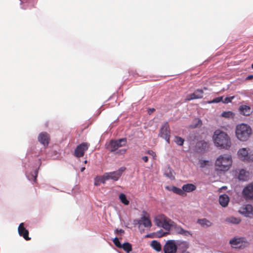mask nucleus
<instances>
[{
	"mask_svg": "<svg viewBox=\"0 0 253 253\" xmlns=\"http://www.w3.org/2000/svg\"><path fill=\"white\" fill-rule=\"evenodd\" d=\"M239 158L244 162H253V152L249 148H243L238 152Z\"/></svg>",
	"mask_w": 253,
	"mask_h": 253,
	"instance_id": "423d86ee",
	"label": "nucleus"
},
{
	"mask_svg": "<svg viewBox=\"0 0 253 253\" xmlns=\"http://www.w3.org/2000/svg\"><path fill=\"white\" fill-rule=\"evenodd\" d=\"M18 230L20 236H22L26 240L28 241L31 239V238L29 237V231L24 227L23 223L19 224Z\"/></svg>",
	"mask_w": 253,
	"mask_h": 253,
	"instance_id": "2eb2a0df",
	"label": "nucleus"
},
{
	"mask_svg": "<svg viewBox=\"0 0 253 253\" xmlns=\"http://www.w3.org/2000/svg\"><path fill=\"white\" fill-rule=\"evenodd\" d=\"M143 213H145V214H147V212H146V211H143Z\"/></svg>",
	"mask_w": 253,
	"mask_h": 253,
	"instance_id": "8fccbe9b",
	"label": "nucleus"
},
{
	"mask_svg": "<svg viewBox=\"0 0 253 253\" xmlns=\"http://www.w3.org/2000/svg\"><path fill=\"white\" fill-rule=\"evenodd\" d=\"M229 198L226 194L220 195L219 198V202L223 207H226L229 203Z\"/></svg>",
	"mask_w": 253,
	"mask_h": 253,
	"instance_id": "6ab92c4d",
	"label": "nucleus"
},
{
	"mask_svg": "<svg viewBox=\"0 0 253 253\" xmlns=\"http://www.w3.org/2000/svg\"><path fill=\"white\" fill-rule=\"evenodd\" d=\"M197 223L201 225L202 227H210L212 225V223L210 220L206 218H203L198 219Z\"/></svg>",
	"mask_w": 253,
	"mask_h": 253,
	"instance_id": "412c9836",
	"label": "nucleus"
},
{
	"mask_svg": "<svg viewBox=\"0 0 253 253\" xmlns=\"http://www.w3.org/2000/svg\"><path fill=\"white\" fill-rule=\"evenodd\" d=\"M142 160L145 163H147L148 161V158L147 156H143L142 157Z\"/></svg>",
	"mask_w": 253,
	"mask_h": 253,
	"instance_id": "79ce46f5",
	"label": "nucleus"
},
{
	"mask_svg": "<svg viewBox=\"0 0 253 253\" xmlns=\"http://www.w3.org/2000/svg\"><path fill=\"white\" fill-rule=\"evenodd\" d=\"M239 212L246 217H251L253 214V207L251 205H246L240 209Z\"/></svg>",
	"mask_w": 253,
	"mask_h": 253,
	"instance_id": "4468645a",
	"label": "nucleus"
},
{
	"mask_svg": "<svg viewBox=\"0 0 253 253\" xmlns=\"http://www.w3.org/2000/svg\"><path fill=\"white\" fill-rule=\"evenodd\" d=\"M239 110L241 114L246 116H249L252 113L250 107L246 105L240 106Z\"/></svg>",
	"mask_w": 253,
	"mask_h": 253,
	"instance_id": "a211bd4d",
	"label": "nucleus"
},
{
	"mask_svg": "<svg viewBox=\"0 0 253 253\" xmlns=\"http://www.w3.org/2000/svg\"><path fill=\"white\" fill-rule=\"evenodd\" d=\"M89 146V144L86 142H83L78 145L75 150V156L78 158L83 157L85 151L88 149Z\"/></svg>",
	"mask_w": 253,
	"mask_h": 253,
	"instance_id": "9b49d317",
	"label": "nucleus"
},
{
	"mask_svg": "<svg viewBox=\"0 0 253 253\" xmlns=\"http://www.w3.org/2000/svg\"><path fill=\"white\" fill-rule=\"evenodd\" d=\"M38 140L44 146H47L50 140V137L47 132L41 133L38 137Z\"/></svg>",
	"mask_w": 253,
	"mask_h": 253,
	"instance_id": "dca6fc26",
	"label": "nucleus"
},
{
	"mask_svg": "<svg viewBox=\"0 0 253 253\" xmlns=\"http://www.w3.org/2000/svg\"><path fill=\"white\" fill-rule=\"evenodd\" d=\"M196 188V187L195 185L193 184H184L182 186V189L184 191L187 192H190L194 191Z\"/></svg>",
	"mask_w": 253,
	"mask_h": 253,
	"instance_id": "5701e85b",
	"label": "nucleus"
},
{
	"mask_svg": "<svg viewBox=\"0 0 253 253\" xmlns=\"http://www.w3.org/2000/svg\"><path fill=\"white\" fill-rule=\"evenodd\" d=\"M85 169V167H82L81 169V171L83 172L84 170Z\"/></svg>",
	"mask_w": 253,
	"mask_h": 253,
	"instance_id": "49530a36",
	"label": "nucleus"
},
{
	"mask_svg": "<svg viewBox=\"0 0 253 253\" xmlns=\"http://www.w3.org/2000/svg\"><path fill=\"white\" fill-rule=\"evenodd\" d=\"M204 89H205V90H206V89H207V88H206V87H204Z\"/></svg>",
	"mask_w": 253,
	"mask_h": 253,
	"instance_id": "603ef678",
	"label": "nucleus"
},
{
	"mask_svg": "<svg viewBox=\"0 0 253 253\" xmlns=\"http://www.w3.org/2000/svg\"><path fill=\"white\" fill-rule=\"evenodd\" d=\"M138 223L142 224L145 227H151L152 226V223L149 218V215L147 216L145 215L142 216L138 221Z\"/></svg>",
	"mask_w": 253,
	"mask_h": 253,
	"instance_id": "f3484780",
	"label": "nucleus"
},
{
	"mask_svg": "<svg viewBox=\"0 0 253 253\" xmlns=\"http://www.w3.org/2000/svg\"><path fill=\"white\" fill-rule=\"evenodd\" d=\"M212 138L215 145L221 149L228 150L231 146L232 142L229 136L223 131L216 130Z\"/></svg>",
	"mask_w": 253,
	"mask_h": 253,
	"instance_id": "f257e3e1",
	"label": "nucleus"
},
{
	"mask_svg": "<svg viewBox=\"0 0 253 253\" xmlns=\"http://www.w3.org/2000/svg\"><path fill=\"white\" fill-rule=\"evenodd\" d=\"M242 194L246 200H253V182L248 184L245 186Z\"/></svg>",
	"mask_w": 253,
	"mask_h": 253,
	"instance_id": "9d476101",
	"label": "nucleus"
},
{
	"mask_svg": "<svg viewBox=\"0 0 253 253\" xmlns=\"http://www.w3.org/2000/svg\"><path fill=\"white\" fill-rule=\"evenodd\" d=\"M117 233L122 234L124 233V231L123 229H117L116 231Z\"/></svg>",
	"mask_w": 253,
	"mask_h": 253,
	"instance_id": "37998d69",
	"label": "nucleus"
},
{
	"mask_svg": "<svg viewBox=\"0 0 253 253\" xmlns=\"http://www.w3.org/2000/svg\"><path fill=\"white\" fill-rule=\"evenodd\" d=\"M168 234V232H165L163 231V230H160L156 233V235L158 237L160 238L166 236Z\"/></svg>",
	"mask_w": 253,
	"mask_h": 253,
	"instance_id": "f704fd0d",
	"label": "nucleus"
},
{
	"mask_svg": "<svg viewBox=\"0 0 253 253\" xmlns=\"http://www.w3.org/2000/svg\"><path fill=\"white\" fill-rule=\"evenodd\" d=\"M87 163V160H85V161H84V164H86Z\"/></svg>",
	"mask_w": 253,
	"mask_h": 253,
	"instance_id": "09e8293b",
	"label": "nucleus"
},
{
	"mask_svg": "<svg viewBox=\"0 0 253 253\" xmlns=\"http://www.w3.org/2000/svg\"><path fill=\"white\" fill-rule=\"evenodd\" d=\"M252 130L251 126L244 123L236 126L235 129L236 136L241 141H247L251 136Z\"/></svg>",
	"mask_w": 253,
	"mask_h": 253,
	"instance_id": "7ed1b4c3",
	"label": "nucleus"
},
{
	"mask_svg": "<svg viewBox=\"0 0 253 253\" xmlns=\"http://www.w3.org/2000/svg\"><path fill=\"white\" fill-rule=\"evenodd\" d=\"M37 175H38V171L37 170H35V175H34V180H36Z\"/></svg>",
	"mask_w": 253,
	"mask_h": 253,
	"instance_id": "a18cd8bd",
	"label": "nucleus"
},
{
	"mask_svg": "<svg viewBox=\"0 0 253 253\" xmlns=\"http://www.w3.org/2000/svg\"><path fill=\"white\" fill-rule=\"evenodd\" d=\"M178 245L179 248L182 250L181 253H182L183 252H186V250L188 249L189 247L188 243L186 241L180 242Z\"/></svg>",
	"mask_w": 253,
	"mask_h": 253,
	"instance_id": "bb28decb",
	"label": "nucleus"
},
{
	"mask_svg": "<svg viewBox=\"0 0 253 253\" xmlns=\"http://www.w3.org/2000/svg\"><path fill=\"white\" fill-rule=\"evenodd\" d=\"M125 167H121L118 170L110 172H106L104 173L107 180L112 179L114 181H117L121 176L123 172L126 170Z\"/></svg>",
	"mask_w": 253,
	"mask_h": 253,
	"instance_id": "0eeeda50",
	"label": "nucleus"
},
{
	"mask_svg": "<svg viewBox=\"0 0 253 253\" xmlns=\"http://www.w3.org/2000/svg\"><path fill=\"white\" fill-rule=\"evenodd\" d=\"M159 135L169 143L170 129L168 123H165L161 127Z\"/></svg>",
	"mask_w": 253,
	"mask_h": 253,
	"instance_id": "6e6552de",
	"label": "nucleus"
},
{
	"mask_svg": "<svg viewBox=\"0 0 253 253\" xmlns=\"http://www.w3.org/2000/svg\"><path fill=\"white\" fill-rule=\"evenodd\" d=\"M113 242L117 247L120 249H123L127 253H129L132 251L131 245L128 242H126L122 244L117 237L115 238Z\"/></svg>",
	"mask_w": 253,
	"mask_h": 253,
	"instance_id": "f8f14e48",
	"label": "nucleus"
},
{
	"mask_svg": "<svg viewBox=\"0 0 253 253\" xmlns=\"http://www.w3.org/2000/svg\"><path fill=\"white\" fill-rule=\"evenodd\" d=\"M146 153L150 155H151L154 158L156 157V153L152 150H149Z\"/></svg>",
	"mask_w": 253,
	"mask_h": 253,
	"instance_id": "4c0bfd02",
	"label": "nucleus"
},
{
	"mask_svg": "<svg viewBox=\"0 0 253 253\" xmlns=\"http://www.w3.org/2000/svg\"><path fill=\"white\" fill-rule=\"evenodd\" d=\"M174 141L177 145L182 146L183 144L184 140L180 137L175 136Z\"/></svg>",
	"mask_w": 253,
	"mask_h": 253,
	"instance_id": "7c9ffc66",
	"label": "nucleus"
},
{
	"mask_svg": "<svg viewBox=\"0 0 253 253\" xmlns=\"http://www.w3.org/2000/svg\"><path fill=\"white\" fill-rule=\"evenodd\" d=\"M126 143V138L119 139L116 140H112L110 142L108 149L112 152H115L116 154L122 155L126 153L125 149L118 150L119 148L125 146Z\"/></svg>",
	"mask_w": 253,
	"mask_h": 253,
	"instance_id": "20e7f679",
	"label": "nucleus"
},
{
	"mask_svg": "<svg viewBox=\"0 0 253 253\" xmlns=\"http://www.w3.org/2000/svg\"><path fill=\"white\" fill-rule=\"evenodd\" d=\"M106 180H107V178L104 174L102 176H98L95 178L94 185L99 186L101 183L104 184Z\"/></svg>",
	"mask_w": 253,
	"mask_h": 253,
	"instance_id": "4be33fe9",
	"label": "nucleus"
},
{
	"mask_svg": "<svg viewBox=\"0 0 253 253\" xmlns=\"http://www.w3.org/2000/svg\"><path fill=\"white\" fill-rule=\"evenodd\" d=\"M201 144V146L203 147H204L205 148H206V147H208L209 146V144L207 142H201L200 143H199V144Z\"/></svg>",
	"mask_w": 253,
	"mask_h": 253,
	"instance_id": "ea45409f",
	"label": "nucleus"
},
{
	"mask_svg": "<svg viewBox=\"0 0 253 253\" xmlns=\"http://www.w3.org/2000/svg\"><path fill=\"white\" fill-rule=\"evenodd\" d=\"M252 79H253V75H249L246 78V80H250Z\"/></svg>",
	"mask_w": 253,
	"mask_h": 253,
	"instance_id": "c03bdc74",
	"label": "nucleus"
},
{
	"mask_svg": "<svg viewBox=\"0 0 253 253\" xmlns=\"http://www.w3.org/2000/svg\"><path fill=\"white\" fill-rule=\"evenodd\" d=\"M252 68L253 69V63L252 65Z\"/></svg>",
	"mask_w": 253,
	"mask_h": 253,
	"instance_id": "3c124183",
	"label": "nucleus"
},
{
	"mask_svg": "<svg viewBox=\"0 0 253 253\" xmlns=\"http://www.w3.org/2000/svg\"><path fill=\"white\" fill-rule=\"evenodd\" d=\"M221 116L223 117L226 118H233L234 114V113L231 111H227V112H223L221 114Z\"/></svg>",
	"mask_w": 253,
	"mask_h": 253,
	"instance_id": "c756f323",
	"label": "nucleus"
},
{
	"mask_svg": "<svg viewBox=\"0 0 253 253\" xmlns=\"http://www.w3.org/2000/svg\"><path fill=\"white\" fill-rule=\"evenodd\" d=\"M172 191L174 193H176L180 195H182L184 194L183 189H181L177 188L176 187H173L172 188Z\"/></svg>",
	"mask_w": 253,
	"mask_h": 253,
	"instance_id": "2f4dec72",
	"label": "nucleus"
},
{
	"mask_svg": "<svg viewBox=\"0 0 253 253\" xmlns=\"http://www.w3.org/2000/svg\"><path fill=\"white\" fill-rule=\"evenodd\" d=\"M234 98V96H231L229 97H227L225 98L224 100L222 99V102L224 103L227 104L228 103L231 102Z\"/></svg>",
	"mask_w": 253,
	"mask_h": 253,
	"instance_id": "e433bc0d",
	"label": "nucleus"
},
{
	"mask_svg": "<svg viewBox=\"0 0 253 253\" xmlns=\"http://www.w3.org/2000/svg\"><path fill=\"white\" fill-rule=\"evenodd\" d=\"M165 174L171 179H174V171L169 168H168L165 172Z\"/></svg>",
	"mask_w": 253,
	"mask_h": 253,
	"instance_id": "393cba45",
	"label": "nucleus"
},
{
	"mask_svg": "<svg viewBox=\"0 0 253 253\" xmlns=\"http://www.w3.org/2000/svg\"><path fill=\"white\" fill-rule=\"evenodd\" d=\"M197 122V124L195 125L193 127H200L202 125V122L201 120L197 119L195 120Z\"/></svg>",
	"mask_w": 253,
	"mask_h": 253,
	"instance_id": "58836bf2",
	"label": "nucleus"
},
{
	"mask_svg": "<svg viewBox=\"0 0 253 253\" xmlns=\"http://www.w3.org/2000/svg\"><path fill=\"white\" fill-rule=\"evenodd\" d=\"M195 94L194 92L193 93L188 95L186 96L185 100L186 101H190V100H191L193 99H196V98H195Z\"/></svg>",
	"mask_w": 253,
	"mask_h": 253,
	"instance_id": "c9c22d12",
	"label": "nucleus"
},
{
	"mask_svg": "<svg viewBox=\"0 0 253 253\" xmlns=\"http://www.w3.org/2000/svg\"><path fill=\"white\" fill-rule=\"evenodd\" d=\"M155 222L158 226L163 227L169 232L171 229L173 224L174 223L163 214L157 216L155 218Z\"/></svg>",
	"mask_w": 253,
	"mask_h": 253,
	"instance_id": "39448f33",
	"label": "nucleus"
},
{
	"mask_svg": "<svg viewBox=\"0 0 253 253\" xmlns=\"http://www.w3.org/2000/svg\"><path fill=\"white\" fill-rule=\"evenodd\" d=\"M208 163H209V162L208 161H202L201 162V167L202 168L204 167L205 166H206L208 164Z\"/></svg>",
	"mask_w": 253,
	"mask_h": 253,
	"instance_id": "a19ab883",
	"label": "nucleus"
},
{
	"mask_svg": "<svg viewBox=\"0 0 253 253\" xmlns=\"http://www.w3.org/2000/svg\"><path fill=\"white\" fill-rule=\"evenodd\" d=\"M232 164V157L228 155H221L216 160L215 169L218 171H226L231 167Z\"/></svg>",
	"mask_w": 253,
	"mask_h": 253,
	"instance_id": "f03ea898",
	"label": "nucleus"
},
{
	"mask_svg": "<svg viewBox=\"0 0 253 253\" xmlns=\"http://www.w3.org/2000/svg\"><path fill=\"white\" fill-rule=\"evenodd\" d=\"M228 221L231 223L238 224L240 222V219L235 217H230L228 219Z\"/></svg>",
	"mask_w": 253,
	"mask_h": 253,
	"instance_id": "473e14b6",
	"label": "nucleus"
},
{
	"mask_svg": "<svg viewBox=\"0 0 253 253\" xmlns=\"http://www.w3.org/2000/svg\"><path fill=\"white\" fill-rule=\"evenodd\" d=\"M223 97H218L216 98H214L213 100L209 101V103H219L222 101Z\"/></svg>",
	"mask_w": 253,
	"mask_h": 253,
	"instance_id": "72a5a7b5",
	"label": "nucleus"
},
{
	"mask_svg": "<svg viewBox=\"0 0 253 253\" xmlns=\"http://www.w3.org/2000/svg\"><path fill=\"white\" fill-rule=\"evenodd\" d=\"M151 245L156 251L159 252L161 250V245L160 243L157 241H152Z\"/></svg>",
	"mask_w": 253,
	"mask_h": 253,
	"instance_id": "a878e982",
	"label": "nucleus"
},
{
	"mask_svg": "<svg viewBox=\"0 0 253 253\" xmlns=\"http://www.w3.org/2000/svg\"><path fill=\"white\" fill-rule=\"evenodd\" d=\"M177 246L174 240L168 241L164 246L165 253H176Z\"/></svg>",
	"mask_w": 253,
	"mask_h": 253,
	"instance_id": "1a4fd4ad",
	"label": "nucleus"
},
{
	"mask_svg": "<svg viewBox=\"0 0 253 253\" xmlns=\"http://www.w3.org/2000/svg\"><path fill=\"white\" fill-rule=\"evenodd\" d=\"M241 243L242 239L239 238H234L231 239L229 242V243L231 244V246L234 248H238V246L241 244Z\"/></svg>",
	"mask_w": 253,
	"mask_h": 253,
	"instance_id": "b1692460",
	"label": "nucleus"
},
{
	"mask_svg": "<svg viewBox=\"0 0 253 253\" xmlns=\"http://www.w3.org/2000/svg\"><path fill=\"white\" fill-rule=\"evenodd\" d=\"M171 230L177 234H180L184 236H192V233L188 230L184 229L181 226L177 225L175 223L173 224Z\"/></svg>",
	"mask_w": 253,
	"mask_h": 253,
	"instance_id": "ddd939ff",
	"label": "nucleus"
},
{
	"mask_svg": "<svg viewBox=\"0 0 253 253\" xmlns=\"http://www.w3.org/2000/svg\"><path fill=\"white\" fill-rule=\"evenodd\" d=\"M119 199L121 202L125 205H128L129 203V201L126 199V196L124 194H120L119 195Z\"/></svg>",
	"mask_w": 253,
	"mask_h": 253,
	"instance_id": "cd10ccee",
	"label": "nucleus"
},
{
	"mask_svg": "<svg viewBox=\"0 0 253 253\" xmlns=\"http://www.w3.org/2000/svg\"><path fill=\"white\" fill-rule=\"evenodd\" d=\"M250 173L244 169H241L238 175V178L240 180L247 181L249 179Z\"/></svg>",
	"mask_w": 253,
	"mask_h": 253,
	"instance_id": "aec40b11",
	"label": "nucleus"
},
{
	"mask_svg": "<svg viewBox=\"0 0 253 253\" xmlns=\"http://www.w3.org/2000/svg\"><path fill=\"white\" fill-rule=\"evenodd\" d=\"M154 110H155V109L154 108H152V109H149V111H151V112H153Z\"/></svg>",
	"mask_w": 253,
	"mask_h": 253,
	"instance_id": "de8ad7c7",
	"label": "nucleus"
},
{
	"mask_svg": "<svg viewBox=\"0 0 253 253\" xmlns=\"http://www.w3.org/2000/svg\"><path fill=\"white\" fill-rule=\"evenodd\" d=\"M195 94V98L200 99L203 98L204 92L202 89H198L194 91Z\"/></svg>",
	"mask_w": 253,
	"mask_h": 253,
	"instance_id": "c85d7f7f",
	"label": "nucleus"
}]
</instances>
